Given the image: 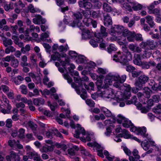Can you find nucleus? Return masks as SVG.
Segmentation results:
<instances>
[{
    "label": "nucleus",
    "mask_w": 161,
    "mask_h": 161,
    "mask_svg": "<svg viewBox=\"0 0 161 161\" xmlns=\"http://www.w3.org/2000/svg\"><path fill=\"white\" fill-rule=\"evenodd\" d=\"M3 43L5 47H7L8 46H11L13 44V42L10 39H5L3 41Z\"/></svg>",
    "instance_id": "obj_30"
},
{
    "label": "nucleus",
    "mask_w": 161,
    "mask_h": 161,
    "mask_svg": "<svg viewBox=\"0 0 161 161\" xmlns=\"http://www.w3.org/2000/svg\"><path fill=\"white\" fill-rule=\"evenodd\" d=\"M96 71L99 74L103 75L105 74L106 73V69L101 68H98Z\"/></svg>",
    "instance_id": "obj_56"
},
{
    "label": "nucleus",
    "mask_w": 161,
    "mask_h": 161,
    "mask_svg": "<svg viewBox=\"0 0 161 161\" xmlns=\"http://www.w3.org/2000/svg\"><path fill=\"white\" fill-rule=\"evenodd\" d=\"M137 98L136 96H133L131 100L128 101L127 102L126 104H135L136 102Z\"/></svg>",
    "instance_id": "obj_51"
},
{
    "label": "nucleus",
    "mask_w": 161,
    "mask_h": 161,
    "mask_svg": "<svg viewBox=\"0 0 161 161\" xmlns=\"http://www.w3.org/2000/svg\"><path fill=\"white\" fill-rule=\"evenodd\" d=\"M126 76L123 75L120 77L118 75H108L107 76L106 79L105 80L104 83L107 85H110L113 81H119L120 83H123L126 79ZM106 86V87L108 86Z\"/></svg>",
    "instance_id": "obj_1"
},
{
    "label": "nucleus",
    "mask_w": 161,
    "mask_h": 161,
    "mask_svg": "<svg viewBox=\"0 0 161 161\" xmlns=\"http://www.w3.org/2000/svg\"><path fill=\"white\" fill-rule=\"evenodd\" d=\"M16 49L14 48L13 46H10L6 48L5 50V53L6 54H8L10 53H13L15 52Z\"/></svg>",
    "instance_id": "obj_34"
},
{
    "label": "nucleus",
    "mask_w": 161,
    "mask_h": 161,
    "mask_svg": "<svg viewBox=\"0 0 161 161\" xmlns=\"http://www.w3.org/2000/svg\"><path fill=\"white\" fill-rule=\"evenodd\" d=\"M152 50L150 48L146 49L144 51L143 57L146 58H149L152 54Z\"/></svg>",
    "instance_id": "obj_24"
},
{
    "label": "nucleus",
    "mask_w": 161,
    "mask_h": 161,
    "mask_svg": "<svg viewBox=\"0 0 161 161\" xmlns=\"http://www.w3.org/2000/svg\"><path fill=\"white\" fill-rule=\"evenodd\" d=\"M69 62L70 60L68 58H66L64 61H60L62 66L64 67L65 69H66V68L64 67L66 65H69L70 64Z\"/></svg>",
    "instance_id": "obj_38"
},
{
    "label": "nucleus",
    "mask_w": 161,
    "mask_h": 161,
    "mask_svg": "<svg viewBox=\"0 0 161 161\" xmlns=\"http://www.w3.org/2000/svg\"><path fill=\"white\" fill-rule=\"evenodd\" d=\"M113 60L117 62H119L124 65L127 64L128 62L125 58V56L123 53H118L114 55L113 56Z\"/></svg>",
    "instance_id": "obj_4"
},
{
    "label": "nucleus",
    "mask_w": 161,
    "mask_h": 161,
    "mask_svg": "<svg viewBox=\"0 0 161 161\" xmlns=\"http://www.w3.org/2000/svg\"><path fill=\"white\" fill-rule=\"evenodd\" d=\"M146 20V22L148 23L150 27H153L155 25V23L153 21V17L150 15H147L145 17Z\"/></svg>",
    "instance_id": "obj_12"
},
{
    "label": "nucleus",
    "mask_w": 161,
    "mask_h": 161,
    "mask_svg": "<svg viewBox=\"0 0 161 161\" xmlns=\"http://www.w3.org/2000/svg\"><path fill=\"white\" fill-rule=\"evenodd\" d=\"M135 69L134 67L129 65L126 66V70L127 71L129 72H132Z\"/></svg>",
    "instance_id": "obj_59"
},
{
    "label": "nucleus",
    "mask_w": 161,
    "mask_h": 161,
    "mask_svg": "<svg viewBox=\"0 0 161 161\" xmlns=\"http://www.w3.org/2000/svg\"><path fill=\"white\" fill-rule=\"evenodd\" d=\"M126 119L123 117L121 115L119 114L118 116V118L117 119V122L119 124L123 123L124 120H125Z\"/></svg>",
    "instance_id": "obj_48"
},
{
    "label": "nucleus",
    "mask_w": 161,
    "mask_h": 161,
    "mask_svg": "<svg viewBox=\"0 0 161 161\" xmlns=\"http://www.w3.org/2000/svg\"><path fill=\"white\" fill-rule=\"evenodd\" d=\"M31 49V46L29 44H27L24 47V46L21 49V52L23 54L27 52H28Z\"/></svg>",
    "instance_id": "obj_26"
},
{
    "label": "nucleus",
    "mask_w": 161,
    "mask_h": 161,
    "mask_svg": "<svg viewBox=\"0 0 161 161\" xmlns=\"http://www.w3.org/2000/svg\"><path fill=\"white\" fill-rule=\"evenodd\" d=\"M132 8L134 10H139L142 8V6L140 4H134Z\"/></svg>",
    "instance_id": "obj_42"
},
{
    "label": "nucleus",
    "mask_w": 161,
    "mask_h": 161,
    "mask_svg": "<svg viewBox=\"0 0 161 161\" xmlns=\"http://www.w3.org/2000/svg\"><path fill=\"white\" fill-rule=\"evenodd\" d=\"M35 54L33 53L31 54L30 56V59L31 61L34 64H36L37 61V59L35 58Z\"/></svg>",
    "instance_id": "obj_60"
},
{
    "label": "nucleus",
    "mask_w": 161,
    "mask_h": 161,
    "mask_svg": "<svg viewBox=\"0 0 161 161\" xmlns=\"http://www.w3.org/2000/svg\"><path fill=\"white\" fill-rule=\"evenodd\" d=\"M77 127L79 130L80 133H81L83 135L85 136L86 135V132L85 130L83 128L81 127L80 125L79 124L77 125Z\"/></svg>",
    "instance_id": "obj_40"
},
{
    "label": "nucleus",
    "mask_w": 161,
    "mask_h": 161,
    "mask_svg": "<svg viewBox=\"0 0 161 161\" xmlns=\"http://www.w3.org/2000/svg\"><path fill=\"white\" fill-rule=\"evenodd\" d=\"M4 8L6 11H8L10 9H12L14 8L13 3L10 2L9 4H5L4 5Z\"/></svg>",
    "instance_id": "obj_28"
},
{
    "label": "nucleus",
    "mask_w": 161,
    "mask_h": 161,
    "mask_svg": "<svg viewBox=\"0 0 161 161\" xmlns=\"http://www.w3.org/2000/svg\"><path fill=\"white\" fill-rule=\"evenodd\" d=\"M107 49L108 52L111 53L113 51L116 50L117 48L114 44H110L107 48Z\"/></svg>",
    "instance_id": "obj_44"
},
{
    "label": "nucleus",
    "mask_w": 161,
    "mask_h": 161,
    "mask_svg": "<svg viewBox=\"0 0 161 161\" xmlns=\"http://www.w3.org/2000/svg\"><path fill=\"white\" fill-rule=\"evenodd\" d=\"M28 10L31 13L36 12L39 10L38 9L35 8L32 4H30L29 5Z\"/></svg>",
    "instance_id": "obj_35"
},
{
    "label": "nucleus",
    "mask_w": 161,
    "mask_h": 161,
    "mask_svg": "<svg viewBox=\"0 0 161 161\" xmlns=\"http://www.w3.org/2000/svg\"><path fill=\"white\" fill-rule=\"evenodd\" d=\"M82 35V39L86 40L90 39L92 36V34L89 30H86L83 32Z\"/></svg>",
    "instance_id": "obj_11"
},
{
    "label": "nucleus",
    "mask_w": 161,
    "mask_h": 161,
    "mask_svg": "<svg viewBox=\"0 0 161 161\" xmlns=\"http://www.w3.org/2000/svg\"><path fill=\"white\" fill-rule=\"evenodd\" d=\"M152 98L154 102L156 103L158 102L160 99L159 96L157 95H153Z\"/></svg>",
    "instance_id": "obj_52"
},
{
    "label": "nucleus",
    "mask_w": 161,
    "mask_h": 161,
    "mask_svg": "<svg viewBox=\"0 0 161 161\" xmlns=\"http://www.w3.org/2000/svg\"><path fill=\"white\" fill-rule=\"evenodd\" d=\"M29 125L33 130H36L37 128V125L36 124L31 122L29 123Z\"/></svg>",
    "instance_id": "obj_54"
},
{
    "label": "nucleus",
    "mask_w": 161,
    "mask_h": 161,
    "mask_svg": "<svg viewBox=\"0 0 161 161\" xmlns=\"http://www.w3.org/2000/svg\"><path fill=\"white\" fill-rule=\"evenodd\" d=\"M126 29H125L124 27L121 25H117L114 27V31H116L117 33H122L123 36L124 32Z\"/></svg>",
    "instance_id": "obj_16"
},
{
    "label": "nucleus",
    "mask_w": 161,
    "mask_h": 161,
    "mask_svg": "<svg viewBox=\"0 0 161 161\" xmlns=\"http://www.w3.org/2000/svg\"><path fill=\"white\" fill-rule=\"evenodd\" d=\"M148 46L151 50L156 47V45L155 44L153 41H148Z\"/></svg>",
    "instance_id": "obj_57"
},
{
    "label": "nucleus",
    "mask_w": 161,
    "mask_h": 161,
    "mask_svg": "<svg viewBox=\"0 0 161 161\" xmlns=\"http://www.w3.org/2000/svg\"><path fill=\"white\" fill-rule=\"evenodd\" d=\"M123 53L125 56V58L127 62L132 59V55L131 53L128 50L127 47L125 46H123L122 47Z\"/></svg>",
    "instance_id": "obj_6"
},
{
    "label": "nucleus",
    "mask_w": 161,
    "mask_h": 161,
    "mask_svg": "<svg viewBox=\"0 0 161 161\" xmlns=\"http://www.w3.org/2000/svg\"><path fill=\"white\" fill-rule=\"evenodd\" d=\"M133 62L135 64L140 65L142 64L140 55L139 54H135Z\"/></svg>",
    "instance_id": "obj_15"
},
{
    "label": "nucleus",
    "mask_w": 161,
    "mask_h": 161,
    "mask_svg": "<svg viewBox=\"0 0 161 161\" xmlns=\"http://www.w3.org/2000/svg\"><path fill=\"white\" fill-rule=\"evenodd\" d=\"M101 14L99 10L97 11H93L92 14V17L95 18H98L100 17Z\"/></svg>",
    "instance_id": "obj_39"
},
{
    "label": "nucleus",
    "mask_w": 161,
    "mask_h": 161,
    "mask_svg": "<svg viewBox=\"0 0 161 161\" xmlns=\"http://www.w3.org/2000/svg\"><path fill=\"white\" fill-rule=\"evenodd\" d=\"M19 64V62L17 59L14 57V59L12 60L10 63V65L13 67L16 68L18 67Z\"/></svg>",
    "instance_id": "obj_25"
},
{
    "label": "nucleus",
    "mask_w": 161,
    "mask_h": 161,
    "mask_svg": "<svg viewBox=\"0 0 161 161\" xmlns=\"http://www.w3.org/2000/svg\"><path fill=\"white\" fill-rule=\"evenodd\" d=\"M135 35V32H131L128 29H126L125 30L123 34V36H127L128 41L130 42H134Z\"/></svg>",
    "instance_id": "obj_5"
},
{
    "label": "nucleus",
    "mask_w": 161,
    "mask_h": 161,
    "mask_svg": "<svg viewBox=\"0 0 161 161\" xmlns=\"http://www.w3.org/2000/svg\"><path fill=\"white\" fill-rule=\"evenodd\" d=\"M122 83H120L119 81H116L114 83L113 85L116 88H119L120 90H121L124 87Z\"/></svg>",
    "instance_id": "obj_32"
},
{
    "label": "nucleus",
    "mask_w": 161,
    "mask_h": 161,
    "mask_svg": "<svg viewBox=\"0 0 161 161\" xmlns=\"http://www.w3.org/2000/svg\"><path fill=\"white\" fill-rule=\"evenodd\" d=\"M149 79L148 77L145 75H142L139 77V82L141 84L140 86V88L141 89L142 87V84L146 83Z\"/></svg>",
    "instance_id": "obj_10"
},
{
    "label": "nucleus",
    "mask_w": 161,
    "mask_h": 161,
    "mask_svg": "<svg viewBox=\"0 0 161 161\" xmlns=\"http://www.w3.org/2000/svg\"><path fill=\"white\" fill-rule=\"evenodd\" d=\"M124 87L125 88V89H124L125 90L124 92V97L125 99H129L130 95L131 87L129 85H128L126 87L125 86Z\"/></svg>",
    "instance_id": "obj_13"
},
{
    "label": "nucleus",
    "mask_w": 161,
    "mask_h": 161,
    "mask_svg": "<svg viewBox=\"0 0 161 161\" xmlns=\"http://www.w3.org/2000/svg\"><path fill=\"white\" fill-rule=\"evenodd\" d=\"M153 57L156 58L157 61H159L161 60L160 52L158 50H156L153 54Z\"/></svg>",
    "instance_id": "obj_27"
},
{
    "label": "nucleus",
    "mask_w": 161,
    "mask_h": 161,
    "mask_svg": "<svg viewBox=\"0 0 161 161\" xmlns=\"http://www.w3.org/2000/svg\"><path fill=\"white\" fill-rule=\"evenodd\" d=\"M132 154L136 159H139L140 158V156L138 155V151L136 149H135L133 150Z\"/></svg>",
    "instance_id": "obj_49"
},
{
    "label": "nucleus",
    "mask_w": 161,
    "mask_h": 161,
    "mask_svg": "<svg viewBox=\"0 0 161 161\" xmlns=\"http://www.w3.org/2000/svg\"><path fill=\"white\" fill-rule=\"evenodd\" d=\"M108 35L106 28L102 26L100 28V33L95 34V36L96 38V40L97 42H101L103 41V37H106Z\"/></svg>",
    "instance_id": "obj_3"
},
{
    "label": "nucleus",
    "mask_w": 161,
    "mask_h": 161,
    "mask_svg": "<svg viewBox=\"0 0 161 161\" xmlns=\"http://www.w3.org/2000/svg\"><path fill=\"white\" fill-rule=\"evenodd\" d=\"M103 20L104 25L106 26L112 24V19L108 14L103 15Z\"/></svg>",
    "instance_id": "obj_8"
},
{
    "label": "nucleus",
    "mask_w": 161,
    "mask_h": 161,
    "mask_svg": "<svg viewBox=\"0 0 161 161\" xmlns=\"http://www.w3.org/2000/svg\"><path fill=\"white\" fill-rule=\"evenodd\" d=\"M33 103L35 105L39 106L40 105L43 104L44 103V99L42 98H36L33 100Z\"/></svg>",
    "instance_id": "obj_23"
},
{
    "label": "nucleus",
    "mask_w": 161,
    "mask_h": 161,
    "mask_svg": "<svg viewBox=\"0 0 161 161\" xmlns=\"http://www.w3.org/2000/svg\"><path fill=\"white\" fill-rule=\"evenodd\" d=\"M122 132L123 133V136L124 138L128 139L132 138V136L128 133V132L125 129H123Z\"/></svg>",
    "instance_id": "obj_37"
},
{
    "label": "nucleus",
    "mask_w": 161,
    "mask_h": 161,
    "mask_svg": "<svg viewBox=\"0 0 161 161\" xmlns=\"http://www.w3.org/2000/svg\"><path fill=\"white\" fill-rule=\"evenodd\" d=\"M68 152L70 158H73V157L75 155L74 150L73 148H69L68 150Z\"/></svg>",
    "instance_id": "obj_47"
},
{
    "label": "nucleus",
    "mask_w": 161,
    "mask_h": 161,
    "mask_svg": "<svg viewBox=\"0 0 161 161\" xmlns=\"http://www.w3.org/2000/svg\"><path fill=\"white\" fill-rule=\"evenodd\" d=\"M103 8L104 11L107 12H110L112 10V8L110 5L106 3H103Z\"/></svg>",
    "instance_id": "obj_21"
},
{
    "label": "nucleus",
    "mask_w": 161,
    "mask_h": 161,
    "mask_svg": "<svg viewBox=\"0 0 161 161\" xmlns=\"http://www.w3.org/2000/svg\"><path fill=\"white\" fill-rule=\"evenodd\" d=\"M84 24L87 26H88L92 22V19L91 18L85 17L83 21Z\"/></svg>",
    "instance_id": "obj_31"
},
{
    "label": "nucleus",
    "mask_w": 161,
    "mask_h": 161,
    "mask_svg": "<svg viewBox=\"0 0 161 161\" xmlns=\"http://www.w3.org/2000/svg\"><path fill=\"white\" fill-rule=\"evenodd\" d=\"M142 67L143 68L148 69L149 68L150 65L149 64L148 62H142V64H141Z\"/></svg>",
    "instance_id": "obj_62"
},
{
    "label": "nucleus",
    "mask_w": 161,
    "mask_h": 161,
    "mask_svg": "<svg viewBox=\"0 0 161 161\" xmlns=\"http://www.w3.org/2000/svg\"><path fill=\"white\" fill-rule=\"evenodd\" d=\"M3 101L4 103L5 106H6L5 108H6L8 110H10L11 108V107L9 103V101L7 98H5L3 99Z\"/></svg>",
    "instance_id": "obj_45"
},
{
    "label": "nucleus",
    "mask_w": 161,
    "mask_h": 161,
    "mask_svg": "<svg viewBox=\"0 0 161 161\" xmlns=\"http://www.w3.org/2000/svg\"><path fill=\"white\" fill-rule=\"evenodd\" d=\"M21 59L23 63H21V65L22 66H27L28 65V64L26 63L27 61V56L25 55H23L21 57Z\"/></svg>",
    "instance_id": "obj_36"
},
{
    "label": "nucleus",
    "mask_w": 161,
    "mask_h": 161,
    "mask_svg": "<svg viewBox=\"0 0 161 161\" xmlns=\"http://www.w3.org/2000/svg\"><path fill=\"white\" fill-rule=\"evenodd\" d=\"M153 14L156 16L157 20H160L161 19V9L158 8H156L154 9Z\"/></svg>",
    "instance_id": "obj_19"
},
{
    "label": "nucleus",
    "mask_w": 161,
    "mask_h": 161,
    "mask_svg": "<svg viewBox=\"0 0 161 161\" xmlns=\"http://www.w3.org/2000/svg\"><path fill=\"white\" fill-rule=\"evenodd\" d=\"M63 75L64 78L67 80L68 83H71V85L72 87L74 88L77 87L76 85L74 83H71L72 81V79L67 74H64Z\"/></svg>",
    "instance_id": "obj_18"
},
{
    "label": "nucleus",
    "mask_w": 161,
    "mask_h": 161,
    "mask_svg": "<svg viewBox=\"0 0 161 161\" xmlns=\"http://www.w3.org/2000/svg\"><path fill=\"white\" fill-rule=\"evenodd\" d=\"M20 89L21 90V93L24 94H26L28 92L26 86L24 85L20 86Z\"/></svg>",
    "instance_id": "obj_41"
},
{
    "label": "nucleus",
    "mask_w": 161,
    "mask_h": 161,
    "mask_svg": "<svg viewBox=\"0 0 161 161\" xmlns=\"http://www.w3.org/2000/svg\"><path fill=\"white\" fill-rule=\"evenodd\" d=\"M25 130L23 128L20 129L19 131L18 136L19 137L21 138H23L24 137V133Z\"/></svg>",
    "instance_id": "obj_55"
},
{
    "label": "nucleus",
    "mask_w": 161,
    "mask_h": 161,
    "mask_svg": "<svg viewBox=\"0 0 161 161\" xmlns=\"http://www.w3.org/2000/svg\"><path fill=\"white\" fill-rule=\"evenodd\" d=\"M137 132L139 134L142 135L143 137L147 138L148 135L146 134V129L145 127L139 128L137 129Z\"/></svg>",
    "instance_id": "obj_14"
},
{
    "label": "nucleus",
    "mask_w": 161,
    "mask_h": 161,
    "mask_svg": "<svg viewBox=\"0 0 161 161\" xmlns=\"http://www.w3.org/2000/svg\"><path fill=\"white\" fill-rule=\"evenodd\" d=\"M14 56L13 55L8 56L4 58L5 61L9 62L10 61H11L13 59H14Z\"/></svg>",
    "instance_id": "obj_63"
},
{
    "label": "nucleus",
    "mask_w": 161,
    "mask_h": 161,
    "mask_svg": "<svg viewBox=\"0 0 161 161\" xmlns=\"http://www.w3.org/2000/svg\"><path fill=\"white\" fill-rule=\"evenodd\" d=\"M86 103L90 107H94L95 105L94 102L92 100L87 99L86 101Z\"/></svg>",
    "instance_id": "obj_46"
},
{
    "label": "nucleus",
    "mask_w": 161,
    "mask_h": 161,
    "mask_svg": "<svg viewBox=\"0 0 161 161\" xmlns=\"http://www.w3.org/2000/svg\"><path fill=\"white\" fill-rule=\"evenodd\" d=\"M121 7L124 9L128 10L129 11H132L131 7L128 3H124L121 5Z\"/></svg>",
    "instance_id": "obj_33"
},
{
    "label": "nucleus",
    "mask_w": 161,
    "mask_h": 161,
    "mask_svg": "<svg viewBox=\"0 0 161 161\" xmlns=\"http://www.w3.org/2000/svg\"><path fill=\"white\" fill-rule=\"evenodd\" d=\"M37 154V153L32 150L30 152H29L28 153H27V155H28L29 158H31L32 157H34L35 156H36Z\"/></svg>",
    "instance_id": "obj_53"
},
{
    "label": "nucleus",
    "mask_w": 161,
    "mask_h": 161,
    "mask_svg": "<svg viewBox=\"0 0 161 161\" xmlns=\"http://www.w3.org/2000/svg\"><path fill=\"white\" fill-rule=\"evenodd\" d=\"M49 36L47 32L42 33L40 37V39L43 41H46V38L49 37Z\"/></svg>",
    "instance_id": "obj_43"
},
{
    "label": "nucleus",
    "mask_w": 161,
    "mask_h": 161,
    "mask_svg": "<svg viewBox=\"0 0 161 161\" xmlns=\"http://www.w3.org/2000/svg\"><path fill=\"white\" fill-rule=\"evenodd\" d=\"M10 157L12 158L16 159L15 160L19 161V156L16 153L13 151H11L10 153Z\"/></svg>",
    "instance_id": "obj_29"
},
{
    "label": "nucleus",
    "mask_w": 161,
    "mask_h": 161,
    "mask_svg": "<svg viewBox=\"0 0 161 161\" xmlns=\"http://www.w3.org/2000/svg\"><path fill=\"white\" fill-rule=\"evenodd\" d=\"M105 92L108 95V98H113L114 97V94L112 89H106L105 90Z\"/></svg>",
    "instance_id": "obj_17"
},
{
    "label": "nucleus",
    "mask_w": 161,
    "mask_h": 161,
    "mask_svg": "<svg viewBox=\"0 0 161 161\" xmlns=\"http://www.w3.org/2000/svg\"><path fill=\"white\" fill-rule=\"evenodd\" d=\"M53 131L52 130H49L46 131L45 133V135L47 138H51L52 137Z\"/></svg>",
    "instance_id": "obj_58"
},
{
    "label": "nucleus",
    "mask_w": 161,
    "mask_h": 161,
    "mask_svg": "<svg viewBox=\"0 0 161 161\" xmlns=\"http://www.w3.org/2000/svg\"><path fill=\"white\" fill-rule=\"evenodd\" d=\"M122 148L125 153L128 156H130L131 155V152L130 150L125 146H122Z\"/></svg>",
    "instance_id": "obj_50"
},
{
    "label": "nucleus",
    "mask_w": 161,
    "mask_h": 161,
    "mask_svg": "<svg viewBox=\"0 0 161 161\" xmlns=\"http://www.w3.org/2000/svg\"><path fill=\"white\" fill-rule=\"evenodd\" d=\"M73 15L75 20L71 24V26L72 27H75L76 26L79 27H80L81 23L80 22V20H81L82 18V14L78 12L73 13Z\"/></svg>",
    "instance_id": "obj_2"
},
{
    "label": "nucleus",
    "mask_w": 161,
    "mask_h": 161,
    "mask_svg": "<svg viewBox=\"0 0 161 161\" xmlns=\"http://www.w3.org/2000/svg\"><path fill=\"white\" fill-rule=\"evenodd\" d=\"M137 41H141L143 40L142 38V35L140 34H136L135 33L134 39Z\"/></svg>",
    "instance_id": "obj_61"
},
{
    "label": "nucleus",
    "mask_w": 161,
    "mask_h": 161,
    "mask_svg": "<svg viewBox=\"0 0 161 161\" xmlns=\"http://www.w3.org/2000/svg\"><path fill=\"white\" fill-rule=\"evenodd\" d=\"M123 126L125 128L132 127L133 125L130 121L126 119L122 123Z\"/></svg>",
    "instance_id": "obj_22"
},
{
    "label": "nucleus",
    "mask_w": 161,
    "mask_h": 161,
    "mask_svg": "<svg viewBox=\"0 0 161 161\" xmlns=\"http://www.w3.org/2000/svg\"><path fill=\"white\" fill-rule=\"evenodd\" d=\"M46 21L40 15H36L32 19L33 22L35 24L40 25L45 24Z\"/></svg>",
    "instance_id": "obj_7"
},
{
    "label": "nucleus",
    "mask_w": 161,
    "mask_h": 161,
    "mask_svg": "<svg viewBox=\"0 0 161 161\" xmlns=\"http://www.w3.org/2000/svg\"><path fill=\"white\" fill-rule=\"evenodd\" d=\"M12 120L11 119H8L6 121V126L10 128L12 127Z\"/></svg>",
    "instance_id": "obj_64"
},
{
    "label": "nucleus",
    "mask_w": 161,
    "mask_h": 161,
    "mask_svg": "<svg viewBox=\"0 0 161 161\" xmlns=\"http://www.w3.org/2000/svg\"><path fill=\"white\" fill-rule=\"evenodd\" d=\"M79 4L80 8H84L85 9H90L92 7V5L90 2H83L80 1L79 2Z\"/></svg>",
    "instance_id": "obj_9"
},
{
    "label": "nucleus",
    "mask_w": 161,
    "mask_h": 161,
    "mask_svg": "<svg viewBox=\"0 0 161 161\" xmlns=\"http://www.w3.org/2000/svg\"><path fill=\"white\" fill-rule=\"evenodd\" d=\"M101 109L107 117H110L112 116V113L110 111L105 107H102Z\"/></svg>",
    "instance_id": "obj_20"
}]
</instances>
